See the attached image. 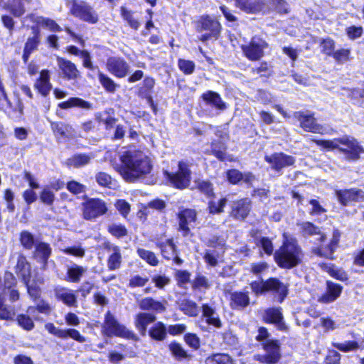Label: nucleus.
Instances as JSON below:
<instances>
[{
  "label": "nucleus",
  "mask_w": 364,
  "mask_h": 364,
  "mask_svg": "<svg viewBox=\"0 0 364 364\" xmlns=\"http://www.w3.org/2000/svg\"><path fill=\"white\" fill-rule=\"evenodd\" d=\"M33 36L29 37L24 46L23 59L26 62L30 55L38 48L40 43V31L36 27H32Z\"/></svg>",
  "instance_id": "obj_28"
},
{
  "label": "nucleus",
  "mask_w": 364,
  "mask_h": 364,
  "mask_svg": "<svg viewBox=\"0 0 364 364\" xmlns=\"http://www.w3.org/2000/svg\"><path fill=\"white\" fill-rule=\"evenodd\" d=\"M57 64L63 78L67 80H75L79 77V70L76 65L70 60L61 57H57Z\"/></svg>",
  "instance_id": "obj_21"
},
{
  "label": "nucleus",
  "mask_w": 364,
  "mask_h": 364,
  "mask_svg": "<svg viewBox=\"0 0 364 364\" xmlns=\"http://www.w3.org/2000/svg\"><path fill=\"white\" fill-rule=\"evenodd\" d=\"M110 250L112 252V253L109 257L107 261V267L109 270H115L119 268L122 262L120 250L117 246H112L110 248Z\"/></svg>",
  "instance_id": "obj_43"
},
{
  "label": "nucleus",
  "mask_w": 364,
  "mask_h": 364,
  "mask_svg": "<svg viewBox=\"0 0 364 364\" xmlns=\"http://www.w3.org/2000/svg\"><path fill=\"white\" fill-rule=\"evenodd\" d=\"M139 306L141 309L151 310L156 312H163L166 309L162 303L149 297L143 299Z\"/></svg>",
  "instance_id": "obj_41"
},
{
  "label": "nucleus",
  "mask_w": 364,
  "mask_h": 364,
  "mask_svg": "<svg viewBox=\"0 0 364 364\" xmlns=\"http://www.w3.org/2000/svg\"><path fill=\"white\" fill-rule=\"evenodd\" d=\"M156 320L155 316L148 313H139L135 318V326L141 335H145L146 327Z\"/></svg>",
  "instance_id": "obj_37"
},
{
  "label": "nucleus",
  "mask_w": 364,
  "mask_h": 364,
  "mask_svg": "<svg viewBox=\"0 0 364 364\" xmlns=\"http://www.w3.org/2000/svg\"><path fill=\"white\" fill-rule=\"evenodd\" d=\"M202 99L207 105L220 111H223L227 108L226 104L223 102L220 95L215 92L207 91L202 95Z\"/></svg>",
  "instance_id": "obj_31"
},
{
  "label": "nucleus",
  "mask_w": 364,
  "mask_h": 364,
  "mask_svg": "<svg viewBox=\"0 0 364 364\" xmlns=\"http://www.w3.org/2000/svg\"><path fill=\"white\" fill-rule=\"evenodd\" d=\"M107 68L114 76L122 78L128 74L129 65L123 58L111 57L107 60Z\"/></svg>",
  "instance_id": "obj_15"
},
{
  "label": "nucleus",
  "mask_w": 364,
  "mask_h": 364,
  "mask_svg": "<svg viewBox=\"0 0 364 364\" xmlns=\"http://www.w3.org/2000/svg\"><path fill=\"white\" fill-rule=\"evenodd\" d=\"M265 320L270 323H279L282 321V313L279 309H269L265 311Z\"/></svg>",
  "instance_id": "obj_54"
},
{
  "label": "nucleus",
  "mask_w": 364,
  "mask_h": 364,
  "mask_svg": "<svg viewBox=\"0 0 364 364\" xmlns=\"http://www.w3.org/2000/svg\"><path fill=\"white\" fill-rule=\"evenodd\" d=\"M107 211L106 203L98 198H91L83 203V218L92 220L104 215Z\"/></svg>",
  "instance_id": "obj_10"
},
{
  "label": "nucleus",
  "mask_w": 364,
  "mask_h": 364,
  "mask_svg": "<svg viewBox=\"0 0 364 364\" xmlns=\"http://www.w3.org/2000/svg\"><path fill=\"white\" fill-rule=\"evenodd\" d=\"M203 315L206 318V321L208 324L213 325L215 327L221 326L220 320L213 309L208 304H203L202 306Z\"/></svg>",
  "instance_id": "obj_42"
},
{
  "label": "nucleus",
  "mask_w": 364,
  "mask_h": 364,
  "mask_svg": "<svg viewBox=\"0 0 364 364\" xmlns=\"http://www.w3.org/2000/svg\"><path fill=\"white\" fill-rule=\"evenodd\" d=\"M315 142L318 146L330 150L338 149L348 161L358 160L360 153L363 151L356 139L347 136L333 140H316Z\"/></svg>",
  "instance_id": "obj_3"
},
{
  "label": "nucleus",
  "mask_w": 364,
  "mask_h": 364,
  "mask_svg": "<svg viewBox=\"0 0 364 364\" xmlns=\"http://www.w3.org/2000/svg\"><path fill=\"white\" fill-rule=\"evenodd\" d=\"M108 231L116 237H122L127 234L126 228L121 224H111L108 227Z\"/></svg>",
  "instance_id": "obj_59"
},
{
  "label": "nucleus",
  "mask_w": 364,
  "mask_h": 364,
  "mask_svg": "<svg viewBox=\"0 0 364 364\" xmlns=\"http://www.w3.org/2000/svg\"><path fill=\"white\" fill-rule=\"evenodd\" d=\"M250 304V298L247 293L233 292L230 294V306L235 309H242Z\"/></svg>",
  "instance_id": "obj_39"
},
{
  "label": "nucleus",
  "mask_w": 364,
  "mask_h": 364,
  "mask_svg": "<svg viewBox=\"0 0 364 364\" xmlns=\"http://www.w3.org/2000/svg\"><path fill=\"white\" fill-rule=\"evenodd\" d=\"M25 19H29L31 21L42 25L53 32H59L62 31L60 26L55 21L50 18H44L43 16H36L34 14H29L26 16Z\"/></svg>",
  "instance_id": "obj_36"
},
{
  "label": "nucleus",
  "mask_w": 364,
  "mask_h": 364,
  "mask_svg": "<svg viewBox=\"0 0 364 364\" xmlns=\"http://www.w3.org/2000/svg\"><path fill=\"white\" fill-rule=\"evenodd\" d=\"M265 291H273L279 294L281 301L287 294V287L277 278H270L265 281Z\"/></svg>",
  "instance_id": "obj_33"
},
{
  "label": "nucleus",
  "mask_w": 364,
  "mask_h": 364,
  "mask_svg": "<svg viewBox=\"0 0 364 364\" xmlns=\"http://www.w3.org/2000/svg\"><path fill=\"white\" fill-rule=\"evenodd\" d=\"M264 161L269 164L272 170L277 173H280L283 168L292 166L295 163L294 157L282 152L266 155Z\"/></svg>",
  "instance_id": "obj_11"
},
{
  "label": "nucleus",
  "mask_w": 364,
  "mask_h": 364,
  "mask_svg": "<svg viewBox=\"0 0 364 364\" xmlns=\"http://www.w3.org/2000/svg\"><path fill=\"white\" fill-rule=\"evenodd\" d=\"M298 226L299 227L302 235L305 237L318 235H319V238L318 240L321 242H324L326 238V235L321 232L320 228L310 222H303L298 224Z\"/></svg>",
  "instance_id": "obj_38"
},
{
  "label": "nucleus",
  "mask_w": 364,
  "mask_h": 364,
  "mask_svg": "<svg viewBox=\"0 0 364 364\" xmlns=\"http://www.w3.org/2000/svg\"><path fill=\"white\" fill-rule=\"evenodd\" d=\"M31 264L23 254L17 257V262L15 267L16 274L21 278L23 282H27L31 278Z\"/></svg>",
  "instance_id": "obj_26"
},
{
  "label": "nucleus",
  "mask_w": 364,
  "mask_h": 364,
  "mask_svg": "<svg viewBox=\"0 0 364 364\" xmlns=\"http://www.w3.org/2000/svg\"><path fill=\"white\" fill-rule=\"evenodd\" d=\"M222 26L218 20L210 15L200 16L196 22V30L198 33L205 32L199 37V41L205 43L210 39L217 40L221 33Z\"/></svg>",
  "instance_id": "obj_4"
},
{
  "label": "nucleus",
  "mask_w": 364,
  "mask_h": 364,
  "mask_svg": "<svg viewBox=\"0 0 364 364\" xmlns=\"http://www.w3.org/2000/svg\"><path fill=\"white\" fill-rule=\"evenodd\" d=\"M121 14L124 20H125L129 26L135 30H137L140 26V23L138 19L134 18L133 13L131 11L127 10L124 7L121 8Z\"/></svg>",
  "instance_id": "obj_52"
},
{
  "label": "nucleus",
  "mask_w": 364,
  "mask_h": 364,
  "mask_svg": "<svg viewBox=\"0 0 364 364\" xmlns=\"http://www.w3.org/2000/svg\"><path fill=\"white\" fill-rule=\"evenodd\" d=\"M178 65L179 69L185 75H191L195 70V63L191 60L179 59L178 61Z\"/></svg>",
  "instance_id": "obj_57"
},
{
  "label": "nucleus",
  "mask_w": 364,
  "mask_h": 364,
  "mask_svg": "<svg viewBox=\"0 0 364 364\" xmlns=\"http://www.w3.org/2000/svg\"><path fill=\"white\" fill-rule=\"evenodd\" d=\"M280 343H261L262 348L265 350L264 354H255L253 355L254 360L264 364H275L281 359Z\"/></svg>",
  "instance_id": "obj_8"
},
{
  "label": "nucleus",
  "mask_w": 364,
  "mask_h": 364,
  "mask_svg": "<svg viewBox=\"0 0 364 364\" xmlns=\"http://www.w3.org/2000/svg\"><path fill=\"white\" fill-rule=\"evenodd\" d=\"M50 72L48 70H43L40 76L36 80L33 87L43 97H47L52 90V84L50 81Z\"/></svg>",
  "instance_id": "obj_22"
},
{
  "label": "nucleus",
  "mask_w": 364,
  "mask_h": 364,
  "mask_svg": "<svg viewBox=\"0 0 364 364\" xmlns=\"http://www.w3.org/2000/svg\"><path fill=\"white\" fill-rule=\"evenodd\" d=\"M20 242L26 250H31L35 245L34 235L28 230H23L20 233Z\"/></svg>",
  "instance_id": "obj_47"
},
{
  "label": "nucleus",
  "mask_w": 364,
  "mask_h": 364,
  "mask_svg": "<svg viewBox=\"0 0 364 364\" xmlns=\"http://www.w3.org/2000/svg\"><path fill=\"white\" fill-rule=\"evenodd\" d=\"M178 171L174 173L164 171V176L173 187L178 189H184L189 186L191 180V171L190 165L181 161L178 164Z\"/></svg>",
  "instance_id": "obj_6"
},
{
  "label": "nucleus",
  "mask_w": 364,
  "mask_h": 364,
  "mask_svg": "<svg viewBox=\"0 0 364 364\" xmlns=\"http://www.w3.org/2000/svg\"><path fill=\"white\" fill-rule=\"evenodd\" d=\"M19 326L26 331H31L34 328L33 320L28 315L19 314L16 318Z\"/></svg>",
  "instance_id": "obj_55"
},
{
  "label": "nucleus",
  "mask_w": 364,
  "mask_h": 364,
  "mask_svg": "<svg viewBox=\"0 0 364 364\" xmlns=\"http://www.w3.org/2000/svg\"><path fill=\"white\" fill-rule=\"evenodd\" d=\"M95 158L92 153L89 154H76L68 159V165L74 168H80L90 163Z\"/></svg>",
  "instance_id": "obj_35"
},
{
  "label": "nucleus",
  "mask_w": 364,
  "mask_h": 364,
  "mask_svg": "<svg viewBox=\"0 0 364 364\" xmlns=\"http://www.w3.org/2000/svg\"><path fill=\"white\" fill-rule=\"evenodd\" d=\"M58 106L63 109L78 107L83 109H90L91 105L89 102L78 97H70L67 101L60 102Z\"/></svg>",
  "instance_id": "obj_44"
},
{
  "label": "nucleus",
  "mask_w": 364,
  "mask_h": 364,
  "mask_svg": "<svg viewBox=\"0 0 364 364\" xmlns=\"http://www.w3.org/2000/svg\"><path fill=\"white\" fill-rule=\"evenodd\" d=\"M157 247L160 248L162 256L167 260H173L177 265H181L183 260L179 257L176 247L172 239H168L165 242L157 243Z\"/></svg>",
  "instance_id": "obj_16"
},
{
  "label": "nucleus",
  "mask_w": 364,
  "mask_h": 364,
  "mask_svg": "<svg viewBox=\"0 0 364 364\" xmlns=\"http://www.w3.org/2000/svg\"><path fill=\"white\" fill-rule=\"evenodd\" d=\"M166 328L161 322L155 323L149 331L150 337L157 341H162L166 338Z\"/></svg>",
  "instance_id": "obj_45"
},
{
  "label": "nucleus",
  "mask_w": 364,
  "mask_h": 364,
  "mask_svg": "<svg viewBox=\"0 0 364 364\" xmlns=\"http://www.w3.org/2000/svg\"><path fill=\"white\" fill-rule=\"evenodd\" d=\"M95 179L100 186L108 188H111L114 182L112 177L105 172H100L97 173Z\"/></svg>",
  "instance_id": "obj_58"
},
{
  "label": "nucleus",
  "mask_w": 364,
  "mask_h": 364,
  "mask_svg": "<svg viewBox=\"0 0 364 364\" xmlns=\"http://www.w3.org/2000/svg\"><path fill=\"white\" fill-rule=\"evenodd\" d=\"M267 43L259 36H254L247 45L242 46L245 55L250 60H259L264 55V49L267 48Z\"/></svg>",
  "instance_id": "obj_9"
},
{
  "label": "nucleus",
  "mask_w": 364,
  "mask_h": 364,
  "mask_svg": "<svg viewBox=\"0 0 364 364\" xmlns=\"http://www.w3.org/2000/svg\"><path fill=\"white\" fill-rule=\"evenodd\" d=\"M87 270V268L86 267L74 263L70 266H68L65 279L69 282L78 283Z\"/></svg>",
  "instance_id": "obj_32"
},
{
  "label": "nucleus",
  "mask_w": 364,
  "mask_h": 364,
  "mask_svg": "<svg viewBox=\"0 0 364 364\" xmlns=\"http://www.w3.org/2000/svg\"><path fill=\"white\" fill-rule=\"evenodd\" d=\"M149 281V277H141L139 274H135L131 277L129 281V287L131 288L142 287H144Z\"/></svg>",
  "instance_id": "obj_56"
},
{
  "label": "nucleus",
  "mask_w": 364,
  "mask_h": 364,
  "mask_svg": "<svg viewBox=\"0 0 364 364\" xmlns=\"http://www.w3.org/2000/svg\"><path fill=\"white\" fill-rule=\"evenodd\" d=\"M178 218L179 220V230L183 232V236H188L190 234L191 228L195 225L196 212L192 209H185L178 213Z\"/></svg>",
  "instance_id": "obj_14"
},
{
  "label": "nucleus",
  "mask_w": 364,
  "mask_h": 364,
  "mask_svg": "<svg viewBox=\"0 0 364 364\" xmlns=\"http://www.w3.org/2000/svg\"><path fill=\"white\" fill-rule=\"evenodd\" d=\"M117 348L119 350V352L112 350L109 354L108 358L112 363H118L125 358H134L136 355V347L134 345L127 346L124 344H119Z\"/></svg>",
  "instance_id": "obj_23"
},
{
  "label": "nucleus",
  "mask_w": 364,
  "mask_h": 364,
  "mask_svg": "<svg viewBox=\"0 0 364 364\" xmlns=\"http://www.w3.org/2000/svg\"><path fill=\"white\" fill-rule=\"evenodd\" d=\"M52 253V249L49 244L39 242L35 245L33 252L34 259L41 264V269L45 271L48 268V259Z\"/></svg>",
  "instance_id": "obj_17"
},
{
  "label": "nucleus",
  "mask_w": 364,
  "mask_h": 364,
  "mask_svg": "<svg viewBox=\"0 0 364 364\" xmlns=\"http://www.w3.org/2000/svg\"><path fill=\"white\" fill-rule=\"evenodd\" d=\"M213 154L220 161H224L227 159L225 146L220 141H214L211 144Z\"/></svg>",
  "instance_id": "obj_50"
},
{
  "label": "nucleus",
  "mask_w": 364,
  "mask_h": 364,
  "mask_svg": "<svg viewBox=\"0 0 364 364\" xmlns=\"http://www.w3.org/2000/svg\"><path fill=\"white\" fill-rule=\"evenodd\" d=\"M336 194L340 203L343 205H348L352 202L364 200V192L359 189L340 190L337 191Z\"/></svg>",
  "instance_id": "obj_19"
},
{
  "label": "nucleus",
  "mask_w": 364,
  "mask_h": 364,
  "mask_svg": "<svg viewBox=\"0 0 364 364\" xmlns=\"http://www.w3.org/2000/svg\"><path fill=\"white\" fill-rule=\"evenodd\" d=\"M327 272L331 277L340 281L344 282L348 279L345 271L341 269L336 268L334 265L328 267Z\"/></svg>",
  "instance_id": "obj_61"
},
{
  "label": "nucleus",
  "mask_w": 364,
  "mask_h": 364,
  "mask_svg": "<svg viewBox=\"0 0 364 364\" xmlns=\"http://www.w3.org/2000/svg\"><path fill=\"white\" fill-rule=\"evenodd\" d=\"M50 127L57 138L66 139L74 136L72 126L63 122H51Z\"/></svg>",
  "instance_id": "obj_29"
},
{
  "label": "nucleus",
  "mask_w": 364,
  "mask_h": 364,
  "mask_svg": "<svg viewBox=\"0 0 364 364\" xmlns=\"http://www.w3.org/2000/svg\"><path fill=\"white\" fill-rule=\"evenodd\" d=\"M99 81L102 86L109 92H114L117 85L107 75L99 72Z\"/></svg>",
  "instance_id": "obj_53"
},
{
  "label": "nucleus",
  "mask_w": 364,
  "mask_h": 364,
  "mask_svg": "<svg viewBox=\"0 0 364 364\" xmlns=\"http://www.w3.org/2000/svg\"><path fill=\"white\" fill-rule=\"evenodd\" d=\"M137 254L143 260L146 261L151 266H156L159 264V259L153 252L143 248H139L137 250Z\"/></svg>",
  "instance_id": "obj_48"
},
{
  "label": "nucleus",
  "mask_w": 364,
  "mask_h": 364,
  "mask_svg": "<svg viewBox=\"0 0 364 364\" xmlns=\"http://www.w3.org/2000/svg\"><path fill=\"white\" fill-rule=\"evenodd\" d=\"M46 329L51 334L57 336L61 339L72 338L77 341H81L82 337L80 336L78 331L69 328L62 329L57 328L53 323H48L45 326Z\"/></svg>",
  "instance_id": "obj_20"
},
{
  "label": "nucleus",
  "mask_w": 364,
  "mask_h": 364,
  "mask_svg": "<svg viewBox=\"0 0 364 364\" xmlns=\"http://www.w3.org/2000/svg\"><path fill=\"white\" fill-rule=\"evenodd\" d=\"M103 331L108 336H116L124 339L133 341L138 339L134 332L124 325L120 324L110 311L105 314Z\"/></svg>",
  "instance_id": "obj_5"
},
{
  "label": "nucleus",
  "mask_w": 364,
  "mask_h": 364,
  "mask_svg": "<svg viewBox=\"0 0 364 364\" xmlns=\"http://www.w3.org/2000/svg\"><path fill=\"white\" fill-rule=\"evenodd\" d=\"M122 165L119 172L127 181H134L151 173L152 165L151 161L142 151L128 150L120 156Z\"/></svg>",
  "instance_id": "obj_1"
},
{
  "label": "nucleus",
  "mask_w": 364,
  "mask_h": 364,
  "mask_svg": "<svg viewBox=\"0 0 364 364\" xmlns=\"http://www.w3.org/2000/svg\"><path fill=\"white\" fill-rule=\"evenodd\" d=\"M274 257L279 267L290 269L302 263L304 254L295 239L286 238L282 245L275 252Z\"/></svg>",
  "instance_id": "obj_2"
},
{
  "label": "nucleus",
  "mask_w": 364,
  "mask_h": 364,
  "mask_svg": "<svg viewBox=\"0 0 364 364\" xmlns=\"http://www.w3.org/2000/svg\"><path fill=\"white\" fill-rule=\"evenodd\" d=\"M32 0H7L4 8L14 17L19 18L26 12V6L31 3Z\"/></svg>",
  "instance_id": "obj_27"
},
{
  "label": "nucleus",
  "mask_w": 364,
  "mask_h": 364,
  "mask_svg": "<svg viewBox=\"0 0 364 364\" xmlns=\"http://www.w3.org/2000/svg\"><path fill=\"white\" fill-rule=\"evenodd\" d=\"M343 287L338 284L331 281L326 282V291L323 294L320 301L323 303H331L338 298L342 292Z\"/></svg>",
  "instance_id": "obj_30"
},
{
  "label": "nucleus",
  "mask_w": 364,
  "mask_h": 364,
  "mask_svg": "<svg viewBox=\"0 0 364 364\" xmlns=\"http://www.w3.org/2000/svg\"><path fill=\"white\" fill-rule=\"evenodd\" d=\"M210 287V283L208 278L202 274H198L193 282V288L194 289H209Z\"/></svg>",
  "instance_id": "obj_64"
},
{
  "label": "nucleus",
  "mask_w": 364,
  "mask_h": 364,
  "mask_svg": "<svg viewBox=\"0 0 364 364\" xmlns=\"http://www.w3.org/2000/svg\"><path fill=\"white\" fill-rule=\"evenodd\" d=\"M227 203L225 198L220 199L218 202L210 201L208 204V208L210 213H220L223 212V208Z\"/></svg>",
  "instance_id": "obj_62"
},
{
  "label": "nucleus",
  "mask_w": 364,
  "mask_h": 364,
  "mask_svg": "<svg viewBox=\"0 0 364 364\" xmlns=\"http://www.w3.org/2000/svg\"><path fill=\"white\" fill-rule=\"evenodd\" d=\"M154 85L155 80L152 77H145L142 86L139 90L138 95L141 98L146 99L154 112H156V106L151 96V91Z\"/></svg>",
  "instance_id": "obj_25"
},
{
  "label": "nucleus",
  "mask_w": 364,
  "mask_h": 364,
  "mask_svg": "<svg viewBox=\"0 0 364 364\" xmlns=\"http://www.w3.org/2000/svg\"><path fill=\"white\" fill-rule=\"evenodd\" d=\"M237 6L246 13L257 14L262 13L263 14H267L271 6L267 3V1L256 0L252 1L251 0H235Z\"/></svg>",
  "instance_id": "obj_13"
},
{
  "label": "nucleus",
  "mask_w": 364,
  "mask_h": 364,
  "mask_svg": "<svg viewBox=\"0 0 364 364\" xmlns=\"http://www.w3.org/2000/svg\"><path fill=\"white\" fill-rule=\"evenodd\" d=\"M341 355L334 349H330L327 352L323 364H341Z\"/></svg>",
  "instance_id": "obj_60"
},
{
  "label": "nucleus",
  "mask_w": 364,
  "mask_h": 364,
  "mask_svg": "<svg viewBox=\"0 0 364 364\" xmlns=\"http://www.w3.org/2000/svg\"><path fill=\"white\" fill-rule=\"evenodd\" d=\"M15 316L14 309L4 304V297L0 294V318L4 320L12 319Z\"/></svg>",
  "instance_id": "obj_51"
},
{
  "label": "nucleus",
  "mask_w": 364,
  "mask_h": 364,
  "mask_svg": "<svg viewBox=\"0 0 364 364\" xmlns=\"http://www.w3.org/2000/svg\"><path fill=\"white\" fill-rule=\"evenodd\" d=\"M294 117L300 122L301 127L306 131L323 134L326 128L317 124L311 114H306L303 112H295Z\"/></svg>",
  "instance_id": "obj_12"
},
{
  "label": "nucleus",
  "mask_w": 364,
  "mask_h": 364,
  "mask_svg": "<svg viewBox=\"0 0 364 364\" xmlns=\"http://www.w3.org/2000/svg\"><path fill=\"white\" fill-rule=\"evenodd\" d=\"M71 14L90 23H96L98 21V15L94 9L84 1L75 0L70 9Z\"/></svg>",
  "instance_id": "obj_7"
},
{
  "label": "nucleus",
  "mask_w": 364,
  "mask_h": 364,
  "mask_svg": "<svg viewBox=\"0 0 364 364\" xmlns=\"http://www.w3.org/2000/svg\"><path fill=\"white\" fill-rule=\"evenodd\" d=\"M54 294L57 299L61 301L68 306H75L77 304V296L73 289L56 286L54 288Z\"/></svg>",
  "instance_id": "obj_24"
},
{
  "label": "nucleus",
  "mask_w": 364,
  "mask_h": 364,
  "mask_svg": "<svg viewBox=\"0 0 364 364\" xmlns=\"http://www.w3.org/2000/svg\"><path fill=\"white\" fill-rule=\"evenodd\" d=\"M175 277L177 284L181 287H183L184 285L190 282L191 274L186 270H177L175 273Z\"/></svg>",
  "instance_id": "obj_63"
},
{
  "label": "nucleus",
  "mask_w": 364,
  "mask_h": 364,
  "mask_svg": "<svg viewBox=\"0 0 364 364\" xmlns=\"http://www.w3.org/2000/svg\"><path fill=\"white\" fill-rule=\"evenodd\" d=\"M205 364H236L234 359L228 353H216L208 356Z\"/></svg>",
  "instance_id": "obj_40"
},
{
  "label": "nucleus",
  "mask_w": 364,
  "mask_h": 364,
  "mask_svg": "<svg viewBox=\"0 0 364 364\" xmlns=\"http://www.w3.org/2000/svg\"><path fill=\"white\" fill-rule=\"evenodd\" d=\"M251 210V202L249 198H242L233 202L231 205L230 216L239 220L247 218Z\"/></svg>",
  "instance_id": "obj_18"
},
{
  "label": "nucleus",
  "mask_w": 364,
  "mask_h": 364,
  "mask_svg": "<svg viewBox=\"0 0 364 364\" xmlns=\"http://www.w3.org/2000/svg\"><path fill=\"white\" fill-rule=\"evenodd\" d=\"M60 251L65 255H71L77 258H82L85 255V249L81 244L61 249Z\"/></svg>",
  "instance_id": "obj_49"
},
{
  "label": "nucleus",
  "mask_w": 364,
  "mask_h": 364,
  "mask_svg": "<svg viewBox=\"0 0 364 364\" xmlns=\"http://www.w3.org/2000/svg\"><path fill=\"white\" fill-rule=\"evenodd\" d=\"M177 304L179 309L188 316H196L200 312V309L196 303L187 298L179 299Z\"/></svg>",
  "instance_id": "obj_34"
},
{
  "label": "nucleus",
  "mask_w": 364,
  "mask_h": 364,
  "mask_svg": "<svg viewBox=\"0 0 364 364\" xmlns=\"http://www.w3.org/2000/svg\"><path fill=\"white\" fill-rule=\"evenodd\" d=\"M169 349L178 360H182L183 359L191 358V355L181 346L179 343H171L169 345Z\"/></svg>",
  "instance_id": "obj_46"
}]
</instances>
